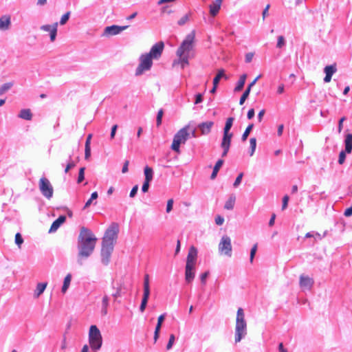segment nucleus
<instances>
[{"instance_id": "44", "label": "nucleus", "mask_w": 352, "mask_h": 352, "mask_svg": "<svg viewBox=\"0 0 352 352\" xmlns=\"http://www.w3.org/2000/svg\"><path fill=\"white\" fill-rule=\"evenodd\" d=\"M175 340V338L174 334H170V337H169L168 342L166 345L167 350H170L172 348V346L174 344Z\"/></svg>"}, {"instance_id": "1", "label": "nucleus", "mask_w": 352, "mask_h": 352, "mask_svg": "<svg viewBox=\"0 0 352 352\" xmlns=\"http://www.w3.org/2000/svg\"><path fill=\"white\" fill-rule=\"evenodd\" d=\"M195 38V34L194 31L186 36L176 52L177 58L173 61V67H179L181 69H184L189 65L188 59L193 56L192 50Z\"/></svg>"}, {"instance_id": "32", "label": "nucleus", "mask_w": 352, "mask_h": 352, "mask_svg": "<svg viewBox=\"0 0 352 352\" xmlns=\"http://www.w3.org/2000/svg\"><path fill=\"white\" fill-rule=\"evenodd\" d=\"M71 280H72V275L70 274H68L64 278L63 285L62 287V292L63 293H65L66 291L67 290V289L70 285Z\"/></svg>"}, {"instance_id": "37", "label": "nucleus", "mask_w": 352, "mask_h": 352, "mask_svg": "<svg viewBox=\"0 0 352 352\" xmlns=\"http://www.w3.org/2000/svg\"><path fill=\"white\" fill-rule=\"evenodd\" d=\"M250 87H247L243 95L241 96L240 100H239V104L242 105L245 100L248 98L249 94H250Z\"/></svg>"}, {"instance_id": "22", "label": "nucleus", "mask_w": 352, "mask_h": 352, "mask_svg": "<svg viewBox=\"0 0 352 352\" xmlns=\"http://www.w3.org/2000/svg\"><path fill=\"white\" fill-rule=\"evenodd\" d=\"M18 116L19 118L25 120H31L32 119L33 114L30 109H23L20 111Z\"/></svg>"}, {"instance_id": "26", "label": "nucleus", "mask_w": 352, "mask_h": 352, "mask_svg": "<svg viewBox=\"0 0 352 352\" xmlns=\"http://www.w3.org/2000/svg\"><path fill=\"white\" fill-rule=\"evenodd\" d=\"M109 297L107 294H104L102 300V310L101 312L103 316L107 314V309L109 307Z\"/></svg>"}, {"instance_id": "17", "label": "nucleus", "mask_w": 352, "mask_h": 352, "mask_svg": "<svg viewBox=\"0 0 352 352\" xmlns=\"http://www.w3.org/2000/svg\"><path fill=\"white\" fill-rule=\"evenodd\" d=\"M213 125L214 122L212 121H207L200 123L198 128L200 129L201 135H205L211 132Z\"/></svg>"}, {"instance_id": "4", "label": "nucleus", "mask_w": 352, "mask_h": 352, "mask_svg": "<svg viewBox=\"0 0 352 352\" xmlns=\"http://www.w3.org/2000/svg\"><path fill=\"white\" fill-rule=\"evenodd\" d=\"M197 260V250L190 246L186 258L185 267V280L188 283H192L195 275V265Z\"/></svg>"}, {"instance_id": "45", "label": "nucleus", "mask_w": 352, "mask_h": 352, "mask_svg": "<svg viewBox=\"0 0 352 352\" xmlns=\"http://www.w3.org/2000/svg\"><path fill=\"white\" fill-rule=\"evenodd\" d=\"M23 242V239L20 233H16L15 234V243L19 246L21 247V244Z\"/></svg>"}, {"instance_id": "6", "label": "nucleus", "mask_w": 352, "mask_h": 352, "mask_svg": "<svg viewBox=\"0 0 352 352\" xmlns=\"http://www.w3.org/2000/svg\"><path fill=\"white\" fill-rule=\"evenodd\" d=\"M190 125L187 124L179 129L175 135L171 144V149L177 153H180V144H185L189 138Z\"/></svg>"}, {"instance_id": "34", "label": "nucleus", "mask_w": 352, "mask_h": 352, "mask_svg": "<svg viewBox=\"0 0 352 352\" xmlns=\"http://www.w3.org/2000/svg\"><path fill=\"white\" fill-rule=\"evenodd\" d=\"M144 293L150 294L149 276L146 274L144 278Z\"/></svg>"}, {"instance_id": "55", "label": "nucleus", "mask_w": 352, "mask_h": 352, "mask_svg": "<svg viewBox=\"0 0 352 352\" xmlns=\"http://www.w3.org/2000/svg\"><path fill=\"white\" fill-rule=\"evenodd\" d=\"M224 222V219L220 216V215H217L216 217H215V223L216 224L219 225V226H221L223 223Z\"/></svg>"}, {"instance_id": "49", "label": "nucleus", "mask_w": 352, "mask_h": 352, "mask_svg": "<svg viewBox=\"0 0 352 352\" xmlns=\"http://www.w3.org/2000/svg\"><path fill=\"white\" fill-rule=\"evenodd\" d=\"M173 206V199H168L167 201V206H166V212L167 213L170 212L172 210Z\"/></svg>"}, {"instance_id": "46", "label": "nucleus", "mask_w": 352, "mask_h": 352, "mask_svg": "<svg viewBox=\"0 0 352 352\" xmlns=\"http://www.w3.org/2000/svg\"><path fill=\"white\" fill-rule=\"evenodd\" d=\"M285 38L283 37V36H279L278 37L276 47L278 48H281L285 45Z\"/></svg>"}, {"instance_id": "64", "label": "nucleus", "mask_w": 352, "mask_h": 352, "mask_svg": "<svg viewBox=\"0 0 352 352\" xmlns=\"http://www.w3.org/2000/svg\"><path fill=\"white\" fill-rule=\"evenodd\" d=\"M344 215L346 217H349L351 215H352V207H350V208H348L345 212H344Z\"/></svg>"}, {"instance_id": "51", "label": "nucleus", "mask_w": 352, "mask_h": 352, "mask_svg": "<svg viewBox=\"0 0 352 352\" xmlns=\"http://www.w3.org/2000/svg\"><path fill=\"white\" fill-rule=\"evenodd\" d=\"M209 275V272H205L200 276L201 281L203 285H205L206 283V278Z\"/></svg>"}, {"instance_id": "9", "label": "nucleus", "mask_w": 352, "mask_h": 352, "mask_svg": "<svg viewBox=\"0 0 352 352\" xmlns=\"http://www.w3.org/2000/svg\"><path fill=\"white\" fill-rule=\"evenodd\" d=\"M118 232V224L116 223H111L104 233L102 244L113 247L114 243L117 240Z\"/></svg>"}, {"instance_id": "40", "label": "nucleus", "mask_w": 352, "mask_h": 352, "mask_svg": "<svg viewBox=\"0 0 352 352\" xmlns=\"http://www.w3.org/2000/svg\"><path fill=\"white\" fill-rule=\"evenodd\" d=\"M85 167H82L79 170L78 177V179H77V182L78 184L82 182L84 180V178H85Z\"/></svg>"}, {"instance_id": "52", "label": "nucleus", "mask_w": 352, "mask_h": 352, "mask_svg": "<svg viewBox=\"0 0 352 352\" xmlns=\"http://www.w3.org/2000/svg\"><path fill=\"white\" fill-rule=\"evenodd\" d=\"M243 176V173H241L235 179V182L234 183V187H236L239 185V184L241 183V179H242V177Z\"/></svg>"}, {"instance_id": "12", "label": "nucleus", "mask_w": 352, "mask_h": 352, "mask_svg": "<svg viewBox=\"0 0 352 352\" xmlns=\"http://www.w3.org/2000/svg\"><path fill=\"white\" fill-rule=\"evenodd\" d=\"M129 26H118V25H111L107 26L104 28L103 35L104 36H114L120 34L122 31L126 30Z\"/></svg>"}, {"instance_id": "42", "label": "nucleus", "mask_w": 352, "mask_h": 352, "mask_svg": "<svg viewBox=\"0 0 352 352\" xmlns=\"http://www.w3.org/2000/svg\"><path fill=\"white\" fill-rule=\"evenodd\" d=\"M69 16H70V12H67L65 14H63L60 19V24L61 25H65L69 20Z\"/></svg>"}, {"instance_id": "14", "label": "nucleus", "mask_w": 352, "mask_h": 352, "mask_svg": "<svg viewBox=\"0 0 352 352\" xmlns=\"http://www.w3.org/2000/svg\"><path fill=\"white\" fill-rule=\"evenodd\" d=\"M58 29V23L56 22L52 25H43L41 27V30L50 32L51 41H54L56 37Z\"/></svg>"}, {"instance_id": "29", "label": "nucleus", "mask_w": 352, "mask_h": 352, "mask_svg": "<svg viewBox=\"0 0 352 352\" xmlns=\"http://www.w3.org/2000/svg\"><path fill=\"white\" fill-rule=\"evenodd\" d=\"M116 292L112 294L113 297L116 300L117 298L120 297L122 296V290L124 287V283H118L116 285V287H113Z\"/></svg>"}, {"instance_id": "7", "label": "nucleus", "mask_w": 352, "mask_h": 352, "mask_svg": "<svg viewBox=\"0 0 352 352\" xmlns=\"http://www.w3.org/2000/svg\"><path fill=\"white\" fill-rule=\"evenodd\" d=\"M234 120V118L230 117L227 118L226 122V124L223 129V136L221 144V146L223 149L222 157L226 156L230 149L231 140L233 136V134L232 133H230V130L232 126Z\"/></svg>"}, {"instance_id": "24", "label": "nucleus", "mask_w": 352, "mask_h": 352, "mask_svg": "<svg viewBox=\"0 0 352 352\" xmlns=\"http://www.w3.org/2000/svg\"><path fill=\"white\" fill-rule=\"evenodd\" d=\"M47 283H39L36 285V288L34 290V296L35 298H38L45 291Z\"/></svg>"}, {"instance_id": "20", "label": "nucleus", "mask_w": 352, "mask_h": 352, "mask_svg": "<svg viewBox=\"0 0 352 352\" xmlns=\"http://www.w3.org/2000/svg\"><path fill=\"white\" fill-rule=\"evenodd\" d=\"M66 221V217L65 215H61L56 220H55L50 228V230L49 232H56L58 228L63 223H65Z\"/></svg>"}, {"instance_id": "18", "label": "nucleus", "mask_w": 352, "mask_h": 352, "mask_svg": "<svg viewBox=\"0 0 352 352\" xmlns=\"http://www.w3.org/2000/svg\"><path fill=\"white\" fill-rule=\"evenodd\" d=\"M223 0H215L210 6V14L212 16H215L221 8Z\"/></svg>"}, {"instance_id": "58", "label": "nucleus", "mask_w": 352, "mask_h": 352, "mask_svg": "<svg viewBox=\"0 0 352 352\" xmlns=\"http://www.w3.org/2000/svg\"><path fill=\"white\" fill-rule=\"evenodd\" d=\"M149 184H150V182L144 181V182L142 185V190L143 192H148V188H149Z\"/></svg>"}, {"instance_id": "47", "label": "nucleus", "mask_w": 352, "mask_h": 352, "mask_svg": "<svg viewBox=\"0 0 352 352\" xmlns=\"http://www.w3.org/2000/svg\"><path fill=\"white\" fill-rule=\"evenodd\" d=\"M345 158H346V152L344 151H342L339 154L338 163L340 164H342L345 161Z\"/></svg>"}, {"instance_id": "57", "label": "nucleus", "mask_w": 352, "mask_h": 352, "mask_svg": "<svg viewBox=\"0 0 352 352\" xmlns=\"http://www.w3.org/2000/svg\"><path fill=\"white\" fill-rule=\"evenodd\" d=\"M74 166H75V164H74V162H72V161L69 162L67 164V166H66V167H65V173H68V171H69L71 168H74Z\"/></svg>"}, {"instance_id": "23", "label": "nucleus", "mask_w": 352, "mask_h": 352, "mask_svg": "<svg viewBox=\"0 0 352 352\" xmlns=\"http://www.w3.org/2000/svg\"><path fill=\"white\" fill-rule=\"evenodd\" d=\"M221 78H224L225 80L228 79V76L225 74V70L223 69H218L217 74L213 79V84L218 85Z\"/></svg>"}, {"instance_id": "59", "label": "nucleus", "mask_w": 352, "mask_h": 352, "mask_svg": "<svg viewBox=\"0 0 352 352\" xmlns=\"http://www.w3.org/2000/svg\"><path fill=\"white\" fill-rule=\"evenodd\" d=\"M129 160H126L124 163V165H123V167H122V173H126L129 170V168H128V166H129Z\"/></svg>"}, {"instance_id": "54", "label": "nucleus", "mask_w": 352, "mask_h": 352, "mask_svg": "<svg viewBox=\"0 0 352 352\" xmlns=\"http://www.w3.org/2000/svg\"><path fill=\"white\" fill-rule=\"evenodd\" d=\"M138 185H135L132 188V189L130 192V195H129L130 197H131V198L134 197L138 192Z\"/></svg>"}, {"instance_id": "43", "label": "nucleus", "mask_w": 352, "mask_h": 352, "mask_svg": "<svg viewBox=\"0 0 352 352\" xmlns=\"http://www.w3.org/2000/svg\"><path fill=\"white\" fill-rule=\"evenodd\" d=\"M256 251H257V243L254 244L251 249L250 256V263L253 262V259L254 258Z\"/></svg>"}, {"instance_id": "31", "label": "nucleus", "mask_w": 352, "mask_h": 352, "mask_svg": "<svg viewBox=\"0 0 352 352\" xmlns=\"http://www.w3.org/2000/svg\"><path fill=\"white\" fill-rule=\"evenodd\" d=\"M236 197L234 195H231L227 200L224 205V208L226 210H232L235 204Z\"/></svg>"}, {"instance_id": "8", "label": "nucleus", "mask_w": 352, "mask_h": 352, "mask_svg": "<svg viewBox=\"0 0 352 352\" xmlns=\"http://www.w3.org/2000/svg\"><path fill=\"white\" fill-rule=\"evenodd\" d=\"M89 343L92 350H99L102 344V337L98 328L91 325L89 331Z\"/></svg>"}, {"instance_id": "35", "label": "nucleus", "mask_w": 352, "mask_h": 352, "mask_svg": "<svg viewBox=\"0 0 352 352\" xmlns=\"http://www.w3.org/2000/svg\"><path fill=\"white\" fill-rule=\"evenodd\" d=\"M254 125L253 124H249L247 128L245 129V131L243 132V135H242V137H241V140L243 142H245L246 141L248 135H250L252 128H253Z\"/></svg>"}, {"instance_id": "48", "label": "nucleus", "mask_w": 352, "mask_h": 352, "mask_svg": "<svg viewBox=\"0 0 352 352\" xmlns=\"http://www.w3.org/2000/svg\"><path fill=\"white\" fill-rule=\"evenodd\" d=\"M346 120V117L345 116H343L342 117L339 122H338V133H340L342 131V128H343V122L344 121Z\"/></svg>"}, {"instance_id": "13", "label": "nucleus", "mask_w": 352, "mask_h": 352, "mask_svg": "<svg viewBox=\"0 0 352 352\" xmlns=\"http://www.w3.org/2000/svg\"><path fill=\"white\" fill-rule=\"evenodd\" d=\"M113 250V246L102 244V250H101L102 261L105 265H107L109 263Z\"/></svg>"}, {"instance_id": "15", "label": "nucleus", "mask_w": 352, "mask_h": 352, "mask_svg": "<svg viewBox=\"0 0 352 352\" xmlns=\"http://www.w3.org/2000/svg\"><path fill=\"white\" fill-rule=\"evenodd\" d=\"M314 280L308 276L301 275L300 276V287L302 290H310L314 285Z\"/></svg>"}, {"instance_id": "25", "label": "nucleus", "mask_w": 352, "mask_h": 352, "mask_svg": "<svg viewBox=\"0 0 352 352\" xmlns=\"http://www.w3.org/2000/svg\"><path fill=\"white\" fill-rule=\"evenodd\" d=\"M345 152L351 153L352 151V134H347L344 140Z\"/></svg>"}, {"instance_id": "11", "label": "nucleus", "mask_w": 352, "mask_h": 352, "mask_svg": "<svg viewBox=\"0 0 352 352\" xmlns=\"http://www.w3.org/2000/svg\"><path fill=\"white\" fill-rule=\"evenodd\" d=\"M219 250L221 254H223L228 256H231L232 254V245L231 239L228 236H223L219 244Z\"/></svg>"}, {"instance_id": "3", "label": "nucleus", "mask_w": 352, "mask_h": 352, "mask_svg": "<svg viewBox=\"0 0 352 352\" xmlns=\"http://www.w3.org/2000/svg\"><path fill=\"white\" fill-rule=\"evenodd\" d=\"M164 48V42L160 41L153 45L148 53L142 54L140 57V64L136 69L135 75L140 76L144 72L149 70L153 65L152 60L160 58Z\"/></svg>"}, {"instance_id": "16", "label": "nucleus", "mask_w": 352, "mask_h": 352, "mask_svg": "<svg viewBox=\"0 0 352 352\" xmlns=\"http://www.w3.org/2000/svg\"><path fill=\"white\" fill-rule=\"evenodd\" d=\"M337 66L336 64L334 63L333 65H327L324 68V72L325 73V77L324 78V81L325 82H329L331 80L332 76L336 72Z\"/></svg>"}, {"instance_id": "39", "label": "nucleus", "mask_w": 352, "mask_h": 352, "mask_svg": "<svg viewBox=\"0 0 352 352\" xmlns=\"http://www.w3.org/2000/svg\"><path fill=\"white\" fill-rule=\"evenodd\" d=\"M163 115H164V111L162 109H161L158 111L157 115L156 122H157V126H160L162 124Z\"/></svg>"}, {"instance_id": "2", "label": "nucleus", "mask_w": 352, "mask_h": 352, "mask_svg": "<svg viewBox=\"0 0 352 352\" xmlns=\"http://www.w3.org/2000/svg\"><path fill=\"white\" fill-rule=\"evenodd\" d=\"M97 240L89 229L82 227L78 238V256L82 258L89 257L95 249Z\"/></svg>"}, {"instance_id": "62", "label": "nucleus", "mask_w": 352, "mask_h": 352, "mask_svg": "<svg viewBox=\"0 0 352 352\" xmlns=\"http://www.w3.org/2000/svg\"><path fill=\"white\" fill-rule=\"evenodd\" d=\"M254 116V109H250L247 114V117L249 120L252 119Z\"/></svg>"}, {"instance_id": "50", "label": "nucleus", "mask_w": 352, "mask_h": 352, "mask_svg": "<svg viewBox=\"0 0 352 352\" xmlns=\"http://www.w3.org/2000/svg\"><path fill=\"white\" fill-rule=\"evenodd\" d=\"M254 56V52H248L245 54V62L246 63H250L252 59H253V57Z\"/></svg>"}, {"instance_id": "41", "label": "nucleus", "mask_w": 352, "mask_h": 352, "mask_svg": "<svg viewBox=\"0 0 352 352\" xmlns=\"http://www.w3.org/2000/svg\"><path fill=\"white\" fill-rule=\"evenodd\" d=\"M190 13H188L186 14H185L184 16H183L179 21H178V24L179 25H184L186 23H187L189 20V18H190Z\"/></svg>"}, {"instance_id": "28", "label": "nucleus", "mask_w": 352, "mask_h": 352, "mask_svg": "<svg viewBox=\"0 0 352 352\" xmlns=\"http://www.w3.org/2000/svg\"><path fill=\"white\" fill-rule=\"evenodd\" d=\"M223 164V160H219L214 166V168H213V171L211 174V176H210V178L211 179H214L216 178L217 175V173L219 170V169L221 168V167L222 166Z\"/></svg>"}, {"instance_id": "60", "label": "nucleus", "mask_w": 352, "mask_h": 352, "mask_svg": "<svg viewBox=\"0 0 352 352\" xmlns=\"http://www.w3.org/2000/svg\"><path fill=\"white\" fill-rule=\"evenodd\" d=\"M202 100H203V96L201 94H197L196 96H195V104H199L200 102H202Z\"/></svg>"}, {"instance_id": "53", "label": "nucleus", "mask_w": 352, "mask_h": 352, "mask_svg": "<svg viewBox=\"0 0 352 352\" xmlns=\"http://www.w3.org/2000/svg\"><path fill=\"white\" fill-rule=\"evenodd\" d=\"M288 201H289V197H288V195H286L283 198V206H282L283 210H284L287 208Z\"/></svg>"}, {"instance_id": "21", "label": "nucleus", "mask_w": 352, "mask_h": 352, "mask_svg": "<svg viewBox=\"0 0 352 352\" xmlns=\"http://www.w3.org/2000/svg\"><path fill=\"white\" fill-rule=\"evenodd\" d=\"M165 319V314L160 315L157 318V323L155 327V332H154V341L156 342L160 336V329L162 327V324Z\"/></svg>"}, {"instance_id": "27", "label": "nucleus", "mask_w": 352, "mask_h": 352, "mask_svg": "<svg viewBox=\"0 0 352 352\" xmlns=\"http://www.w3.org/2000/svg\"><path fill=\"white\" fill-rule=\"evenodd\" d=\"M145 179L144 181L151 182L153 177V170L152 168L146 166L144 169Z\"/></svg>"}, {"instance_id": "30", "label": "nucleus", "mask_w": 352, "mask_h": 352, "mask_svg": "<svg viewBox=\"0 0 352 352\" xmlns=\"http://www.w3.org/2000/svg\"><path fill=\"white\" fill-rule=\"evenodd\" d=\"M247 75L245 74L241 75L237 82L236 87L234 88L235 91H239L242 90L245 82Z\"/></svg>"}, {"instance_id": "5", "label": "nucleus", "mask_w": 352, "mask_h": 352, "mask_svg": "<svg viewBox=\"0 0 352 352\" xmlns=\"http://www.w3.org/2000/svg\"><path fill=\"white\" fill-rule=\"evenodd\" d=\"M247 333V323L244 311L241 307L237 309L235 326V342H239Z\"/></svg>"}, {"instance_id": "33", "label": "nucleus", "mask_w": 352, "mask_h": 352, "mask_svg": "<svg viewBox=\"0 0 352 352\" xmlns=\"http://www.w3.org/2000/svg\"><path fill=\"white\" fill-rule=\"evenodd\" d=\"M149 295H150V294H146V293L143 294L142 302H141V305L140 307V310L141 312H144L146 309V305H147V302H148V300L149 298Z\"/></svg>"}, {"instance_id": "19", "label": "nucleus", "mask_w": 352, "mask_h": 352, "mask_svg": "<svg viewBox=\"0 0 352 352\" xmlns=\"http://www.w3.org/2000/svg\"><path fill=\"white\" fill-rule=\"evenodd\" d=\"M11 25V17L9 15H3L0 17V30H7Z\"/></svg>"}, {"instance_id": "56", "label": "nucleus", "mask_w": 352, "mask_h": 352, "mask_svg": "<svg viewBox=\"0 0 352 352\" xmlns=\"http://www.w3.org/2000/svg\"><path fill=\"white\" fill-rule=\"evenodd\" d=\"M91 156V147L85 146V158L88 160Z\"/></svg>"}, {"instance_id": "36", "label": "nucleus", "mask_w": 352, "mask_h": 352, "mask_svg": "<svg viewBox=\"0 0 352 352\" xmlns=\"http://www.w3.org/2000/svg\"><path fill=\"white\" fill-rule=\"evenodd\" d=\"M13 85L12 82H7L0 87V96L9 90Z\"/></svg>"}, {"instance_id": "10", "label": "nucleus", "mask_w": 352, "mask_h": 352, "mask_svg": "<svg viewBox=\"0 0 352 352\" xmlns=\"http://www.w3.org/2000/svg\"><path fill=\"white\" fill-rule=\"evenodd\" d=\"M39 190L42 195L47 199H50L52 197L54 188L50 182L46 177H41L38 182Z\"/></svg>"}, {"instance_id": "38", "label": "nucleus", "mask_w": 352, "mask_h": 352, "mask_svg": "<svg viewBox=\"0 0 352 352\" xmlns=\"http://www.w3.org/2000/svg\"><path fill=\"white\" fill-rule=\"evenodd\" d=\"M250 148H251V151H250V155H253L254 151H255V149H256V138H251L250 140Z\"/></svg>"}, {"instance_id": "63", "label": "nucleus", "mask_w": 352, "mask_h": 352, "mask_svg": "<svg viewBox=\"0 0 352 352\" xmlns=\"http://www.w3.org/2000/svg\"><path fill=\"white\" fill-rule=\"evenodd\" d=\"M270 4H267L266 6V7L265 8L263 12V19H264L265 18L266 16H267L268 14V10H269V8H270Z\"/></svg>"}, {"instance_id": "61", "label": "nucleus", "mask_w": 352, "mask_h": 352, "mask_svg": "<svg viewBox=\"0 0 352 352\" xmlns=\"http://www.w3.org/2000/svg\"><path fill=\"white\" fill-rule=\"evenodd\" d=\"M117 128H118V125L117 124H115L112 126L111 128V138L113 139L115 137V135H116V130H117Z\"/></svg>"}]
</instances>
